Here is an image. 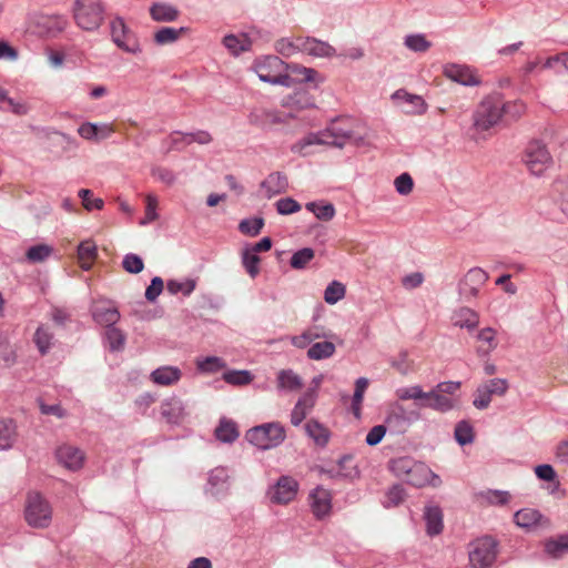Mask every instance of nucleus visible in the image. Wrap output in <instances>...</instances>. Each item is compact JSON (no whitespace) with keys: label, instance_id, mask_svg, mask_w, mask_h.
Returning <instances> with one entry per match:
<instances>
[{"label":"nucleus","instance_id":"obj_1","mask_svg":"<svg viewBox=\"0 0 568 568\" xmlns=\"http://www.w3.org/2000/svg\"><path fill=\"white\" fill-rule=\"evenodd\" d=\"M460 386L459 382H443L425 392L422 386L412 385L397 388L395 395L398 400H414L418 408H430L445 413L457 405V393Z\"/></svg>","mask_w":568,"mask_h":568},{"label":"nucleus","instance_id":"obj_2","mask_svg":"<svg viewBox=\"0 0 568 568\" xmlns=\"http://www.w3.org/2000/svg\"><path fill=\"white\" fill-rule=\"evenodd\" d=\"M501 95L498 93L485 97L473 112L470 126L471 139L476 142L493 136L503 123Z\"/></svg>","mask_w":568,"mask_h":568},{"label":"nucleus","instance_id":"obj_3","mask_svg":"<svg viewBox=\"0 0 568 568\" xmlns=\"http://www.w3.org/2000/svg\"><path fill=\"white\" fill-rule=\"evenodd\" d=\"M352 121L346 118H339L321 132L310 133L300 140L293 150L303 153L306 146L313 144H323L332 146H343L353 139Z\"/></svg>","mask_w":568,"mask_h":568},{"label":"nucleus","instance_id":"obj_4","mask_svg":"<svg viewBox=\"0 0 568 568\" xmlns=\"http://www.w3.org/2000/svg\"><path fill=\"white\" fill-rule=\"evenodd\" d=\"M105 4L102 0H74L72 17L84 31H95L104 21Z\"/></svg>","mask_w":568,"mask_h":568},{"label":"nucleus","instance_id":"obj_5","mask_svg":"<svg viewBox=\"0 0 568 568\" xmlns=\"http://www.w3.org/2000/svg\"><path fill=\"white\" fill-rule=\"evenodd\" d=\"M521 162L531 175L541 176L552 166L554 159L542 141L531 140L523 151Z\"/></svg>","mask_w":568,"mask_h":568},{"label":"nucleus","instance_id":"obj_6","mask_svg":"<svg viewBox=\"0 0 568 568\" xmlns=\"http://www.w3.org/2000/svg\"><path fill=\"white\" fill-rule=\"evenodd\" d=\"M245 437L251 444L265 450L281 445L286 432L281 423L272 422L248 429Z\"/></svg>","mask_w":568,"mask_h":568},{"label":"nucleus","instance_id":"obj_7","mask_svg":"<svg viewBox=\"0 0 568 568\" xmlns=\"http://www.w3.org/2000/svg\"><path fill=\"white\" fill-rule=\"evenodd\" d=\"M253 69L262 81L272 84L290 85L288 65L276 55H266L255 60Z\"/></svg>","mask_w":568,"mask_h":568},{"label":"nucleus","instance_id":"obj_8","mask_svg":"<svg viewBox=\"0 0 568 568\" xmlns=\"http://www.w3.org/2000/svg\"><path fill=\"white\" fill-rule=\"evenodd\" d=\"M24 519L33 528H47L52 520V507L40 493H29L24 506Z\"/></svg>","mask_w":568,"mask_h":568},{"label":"nucleus","instance_id":"obj_9","mask_svg":"<svg viewBox=\"0 0 568 568\" xmlns=\"http://www.w3.org/2000/svg\"><path fill=\"white\" fill-rule=\"evenodd\" d=\"M498 541L491 536H483L469 546V561L474 568H488L497 558Z\"/></svg>","mask_w":568,"mask_h":568},{"label":"nucleus","instance_id":"obj_10","mask_svg":"<svg viewBox=\"0 0 568 568\" xmlns=\"http://www.w3.org/2000/svg\"><path fill=\"white\" fill-rule=\"evenodd\" d=\"M110 28L112 40L118 48L132 54L141 52L136 36L126 27L123 19L114 18L110 23Z\"/></svg>","mask_w":568,"mask_h":568},{"label":"nucleus","instance_id":"obj_11","mask_svg":"<svg viewBox=\"0 0 568 568\" xmlns=\"http://www.w3.org/2000/svg\"><path fill=\"white\" fill-rule=\"evenodd\" d=\"M298 483L290 476H281L274 485L267 489V497L276 505H287L293 501L298 491Z\"/></svg>","mask_w":568,"mask_h":568},{"label":"nucleus","instance_id":"obj_12","mask_svg":"<svg viewBox=\"0 0 568 568\" xmlns=\"http://www.w3.org/2000/svg\"><path fill=\"white\" fill-rule=\"evenodd\" d=\"M321 378H314L312 386L298 398L292 413L291 423L298 426L305 417L312 412L317 400V390L321 385Z\"/></svg>","mask_w":568,"mask_h":568},{"label":"nucleus","instance_id":"obj_13","mask_svg":"<svg viewBox=\"0 0 568 568\" xmlns=\"http://www.w3.org/2000/svg\"><path fill=\"white\" fill-rule=\"evenodd\" d=\"M90 311L93 321L104 328L116 324L121 317L115 302L111 300H94Z\"/></svg>","mask_w":568,"mask_h":568},{"label":"nucleus","instance_id":"obj_14","mask_svg":"<svg viewBox=\"0 0 568 568\" xmlns=\"http://www.w3.org/2000/svg\"><path fill=\"white\" fill-rule=\"evenodd\" d=\"M508 389L506 379L495 378L481 384L475 392L474 406L478 409L488 407L494 396H503Z\"/></svg>","mask_w":568,"mask_h":568},{"label":"nucleus","instance_id":"obj_15","mask_svg":"<svg viewBox=\"0 0 568 568\" xmlns=\"http://www.w3.org/2000/svg\"><path fill=\"white\" fill-rule=\"evenodd\" d=\"M57 462L71 471L80 470L85 463L84 452L71 444H62L55 449Z\"/></svg>","mask_w":568,"mask_h":568},{"label":"nucleus","instance_id":"obj_16","mask_svg":"<svg viewBox=\"0 0 568 568\" xmlns=\"http://www.w3.org/2000/svg\"><path fill=\"white\" fill-rule=\"evenodd\" d=\"M392 101L397 105H407L405 112L407 114L422 115L427 111V103L417 94L409 93L405 89H398L392 97Z\"/></svg>","mask_w":568,"mask_h":568},{"label":"nucleus","instance_id":"obj_17","mask_svg":"<svg viewBox=\"0 0 568 568\" xmlns=\"http://www.w3.org/2000/svg\"><path fill=\"white\" fill-rule=\"evenodd\" d=\"M308 503L313 515L317 519L329 516L332 511V495L327 489L316 487L310 493Z\"/></svg>","mask_w":568,"mask_h":568},{"label":"nucleus","instance_id":"obj_18","mask_svg":"<svg viewBox=\"0 0 568 568\" xmlns=\"http://www.w3.org/2000/svg\"><path fill=\"white\" fill-rule=\"evenodd\" d=\"M488 277V274L480 267L470 268L459 283L460 293L467 296H477Z\"/></svg>","mask_w":568,"mask_h":568},{"label":"nucleus","instance_id":"obj_19","mask_svg":"<svg viewBox=\"0 0 568 568\" xmlns=\"http://www.w3.org/2000/svg\"><path fill=\"white\" fill-rule=\"evenodd\" d=\"M444 74L448 79L464 85H476L480 83V79L475 70L465 64H446L444 68Z\"/></svg>","mask_w":568,"mask_h":568},{"label":"nucleus","instance_id":"obj_20","mask_svg":"<svg viewBox=\"0 0 568 568\" xmlns=\"http://www.w3.org/2000/svg\"><path fill=\"white\" fill-rule=\"evenodd\" d=\"M297 49L302 52H306L310 55L320 58H332L336 55L334 47L327 42L317 40L315 38H297Z\"/></svg>","mask_w":568,"mask_h":568},{"label":"nucleus","instance_id":"obj_21","mask_svg":"<svg viewBox=\"0 0 568 568\" xmlns=\"http://www.w3.org/2000/svg\"><path fill=\"white\" fill-rule=\"evenodd\" d=\"M404 480L414 487H424L426 485L438 486L440 484L434 481H439V477L435 475L428 466L420 462L415 464Z\"/></svg>","mask_w":568,"mask_h":568},{"label":"nucleus","instance_id":"obj_22","mask_svg":"<svg viewBox=\"0 0 568 568\" xmlns=\"http://www.w3.org/2000/svg\"><path fill=\"white\" fill-rule=\"evenodd\" d=\"M287 178L281 172H273L262 181L260 192L263 196L271 199L277 194L284 193L287 189Z\"/></svg>","mask_w":568,"mask_h":568},{"label":"nucleus","instance_id":"obj_23","mask_svg":"<svg viewBox=\"0 0 568 568\" xmlns=\"http://www.w3.org/2000/svg\"><path fill=\"white\" fill-rule=\"evenodd\" d=\"M185 408L181 399L171 397L161 404V416L169 424H180L185 418Z\"/></svg>","mask_w":568,"mask_h":568},{"label":"nucleus","instance_id":"obj_24","mask_svg":"<svg viewBox=\"0 0 568 568\" xmlns=\"http://www.w3.org/2000/svg\"><path fill=\"white\" fill-rule=\"evenodd\" d=\"M68 23V19L64 16L53 14L41 17L38 26L44 36L54 38L67 28Z\"/></svg>","mask_w":568,"mask_h":568},{"label":"nucleus","instance_id":"obj_25","mask_svg":"<svg viewBox=\"0 0 568 568\" xmlns=\"http://www.w3.org/2000/svg\"><path fill=\"white\" fill-rule=\"evenodd\" d=\"M419 414L415 412H407L404 406L399 403L393 404L385 417V423L389 427H399L404 423H409L413 419H418Z\"/></svg>","mask_w":568,"mask_h":568},{"label":"nucleus","instance_id":"obj_26","mask_svg":"<svg viewBox=\"0 0 568 568\" xmlns=\"http://www.w3.org/2000/svg\"><path fill=\"white\" fill-rule=\"evenodd\" d=\"M182 377V372L175 366H162L151 373V381L161 386L176 384Z\"/></svg>","mask_w":568,"mask_h":568},{"label":"nucleus","instance_id":"obj_27","mask_svg":"<svg viewBox=\"0 0 568 568\" xmlns=\"http://www.w3.org/2000/svg\"><path fill=\"white\" fill-rule=\"evenodd\" d=\"M149 11L155 22H173L180 17V11L174 6L165 2L152 3Z\"/></svg>","mask_w":568,"mask_h":568},{"label":"nucleus","instance_id":"obj_28","mask_svg":"<svg viewBox=\"0 0 568 568\" xmlns=\"http://www.w3.org/2000/svg\"><path fill=\"white\" fill-rule=\"evenodd\" d=\"M104 346L111 352H119L124 348L126 335L118 326L111 325L104 328L102 334Z\"/></svg>","mask_w":568,"mask_h":568},{"label":"nucleus","instance_id":"obj_29","mask_svg":"<svg viewBox=\"0 0 568 568\" xmlns=\"http://www.w3.org/2000/svg\"><path fill=\"white\" fill-rule=\"evenodd\" d=\"M424 519L429 536L439 535L443 530V511L437 505H428L425 507Z\"/></svg>","mask_w":568,"mask_h":568},{"label":"nucleus","instance_id":"obj_30","mask_svg":"<svg viewBox=\"0 0 568 568\" xmlns=\"http://www.w3.org/2000/svg\"><path fill=\"white\" fill-rule=\"evenodd\" d=\"M98 257V247L93 241L87 240L78 246V263L84 271H89Z\"/></svg>","mask_w":568,"mask_h":568},{"label":"nucleus","instance_id":"obj_31","mask_svg":"<svg viewBox=\"0 0 568 568\" xmlns=\"http://www.w3.org/2000/svg\"><path fill=\"white\" fill-rule=\"evenodd\" d=\"M305 432L320 447H325L331 437L329 429L316 419H310L305 424Z\"/></svg>","mask_w":568,"mask_h":568},{"label":"nucleus","instance_id":"obj_32","mask_svg":"<svg viewBox=\"0 0 568 568\" xmlns=\"http://www.w3.org/2000/svg\"><path fill=\"white\" fill-rule=\"evenodd\" d=\"M189 32V28L182 27L179 29L171 27L160 28L153 36V41L158 45L171 44L179 41L183 36Z\"/></svg>","mask_w":568,"mask_h":568},{"label":"nucleus","instance_id":"obj_33","mask_svg":"<svg viewBox=\"0 0 568 568\" xmlns=\"http://www.w3.org/2000/svg\"><path fill=\"white\" fill-rule=\"evenodd\" d=\"M325 333L318 326L310 327L303 331L300 335H294L290 337L291 344L297 348H305L316 339L325 337Z\"/></svg>","mask_w":568,"mask_h":568},{"label":"nucleus","instance_id":"obj_34","mask_svg":"<svg viewBox=\"0 0 568 568\" xmlns=\"http://www.w3.org/2000/svg\"><path fill=\"white\" fill-rule=\"evenodd\" d=\"M515 523L526 529H532L540 525L541 514L532 508H524L514 515Z\"/></svg>","mask_w":568,"mask_h":568},{"label":"nucleus","instance_id":"obj_35","mask_svg":"<svg viewBox=\"0 0 568 568\" xmlns=\"http://www.w3.org/2000/svg\"><path fill=\"white\" fill-rule=\"evenodd\" d=\"M214 434L223 443H233L240 435L236 423L225 417L221 418Z\"/></svg>","mask_w":568,"mask_h":568},{"label":"nucleus","instance_id":"obj_36","mask_svg":"<svg viewBox=\"0 0 568 568\" xmlns=\"http://www.w3.org/2000/svg\"><path fill=\"white\" fill-rule=\"evenodd\" d=\"M276 382L278 389L286 392L298 390L303 386L301 377L292 369H283L278 372Z\"/></svg>","mask_w":568,"mask_h":568},{"label":"nucleus","instance_id":"obj_37","mask_svg":"<svg viewBox=\"0 0 568 568\" xmlns=\"http://www.w3.org/2000/svg\"><path fill=\"white\" fill-rule=\"evenodd\" d=\"M223 44L233 54H240L241 52L248 51L252 45V41L246 33L241 34H229L223 39Z\"/></svg>","mask_w":568,"mask_h":568},{"label":"nucleus","instance_id":"obj_38","mask_svg":"<svg viewBox=\"0 0 568 568\" xmlns=\"http://www.w3.org/2000/svg\"><path fill=\"white\" fill-rule=\"evenodd\" d=\"M545 551L554 558L568 554V534H562L545 541Z\"/></svg>","mask_w":568,"mask_h":568},{"label":"nucleus","instance_id":"obj_39","mask_svg":"<svg viewBox=\"0 0 568 568\" xmlns=\"http://www.w3.org/2000/svg\"><path fill=\"white\" fill-rule=\"evenodd\" d=\"M541 69L551 70L555 73L568 72V51L545 58V61H541Z\"/></svg>","mask_w":568,"mask_h":568},{"label":"nucleus","instance_id":"obj_40","mask_svg":"<svg viewBox=\"0 0 568 568\" xmlns=\"http://www.w3.org/2000/svg\"><path fill=\"white\" fill-rule=\"evenodd\" d=\"M503 106V123L518 120L525 112L526 105L523 101H505L501 98Z\"/></svg>","mask_w":568,"mask_h":568},{"label":"nucleus","instance_id":"obj_41","mask_svg":"<svg viewBox=\"0 0 568 568\" xmlns=\"http://www.w3.org/2000/svg\"><path fill=\"white\" fill-rule=\"evenodd\" d=\"M335 349V345L332 342H316L310 346L307 357L314 361L329 358L334 355Z\"/></svg>","mask_w":568,"mask_h":568},{"label":"nucleus","instance_id":"obj_42","mask_svg":"<svg viewBox=\"0 0 568 568\" xmlns=\"http://www.w3.org/2000/svg\"><path fill=\"white\" fill-rule=\"evenodd\" d=\"M52 341L53 333L50 332L49 327L40 325L33 335V342L41 355H45L49 352Z\"/></svg>","mask_w":568,"mask_h":568},{"label":"nucleus","instance_id":"obj_43","mask_svg":"<svg viewBox=\"0 0 568 568\" xmlns=\"http://www.w3.org/2000/svg\"><path fill=\"white\" fill-rule=\"evenodd\" d=\"M368 379L365 377L358 378L355 383V390L352 399L351 410L357 418L361 416L364 394L368 387Z\"/></svg>","mask_w":568,"mask_h":568},{"label":"nucleus","instance_id":"obj_44","mask_svg":"<svg viewBox=\"0 0 568 568\" xmlns=\"http://www.w3.org/2000/svg\"><path fill=\"white\" fill-rule=\"evenodd\" d=\"M305 207L322 221H331L335 215L334 205L324 201L310 202L305 205Z\"/></svg>","mask_w":568,"mask_h":568},{"label":"nucleus","instance_id":"obj_45","mask_svg":"<svg viewBox=\"0 0 568 568\" xmlns=\"http://www.w3.org/2000/svg\"><path fill=\"white\" fill-rule=\"evenodd\" d=\"M479 323L478 314L468 307H462L455 313V324L469 329L476 327Z\"/></svg>","mask_w":568,"mask_h":568},{"label":"nucleus","instance_id":"obj_46","mask_svg":"<svg viewBox=\"0 0 568 568\" xmlns=\"http://www.w3.org/2000/svg\"><path fill=\"white\" fill-rule=\"evenodd\" d=\"M229 471L224 467L214 468L209 475V485L211 486L212 494H217L223 490L227 484Z\"/></svg>","mask_w":568,"mask_h":568},{"label":"nucleus","instance_id":"obj_47","mask_svg":"<svg viewBox=\"0 0 568 568\" xmlns=\"http://www.w3.org/2000/svg\"><path fill=\"white\" fill-rule=\"evenodd\" d=\"M260 262H261V258L256 253L252 252L247 247H245L242 251V264H243L245 271L247 272V274L252 278H255L260 274V267H258Z\"/></svg>","mask_w":568,"mask_h":568},{"label":"nucleus","instance_id":"obj_48","mask_svg":"<svg viewBox=\"0 0 568 568\" xmlns=\"http://www.w3.org/2000/svg\"><path fill=\"white\" fill-rule=\"evenodd\" d=\"M16 438V430L12 420L0 419V449H8Z\"/></svg>","mask_w":568,"mask_h":568},{"label":"nucleus","instance_id":"obj_49","mask_svg":"<svg viewBox=\"0 0 568 568\" xmlns=\"http://www.w3.org/2000/svg\"><path fill=\"white\" fill-rule=\"evenodd\" d=\"M226 366L225 362L217 356H207L196 361V367L203 373H216Z\"/></svg>","mask_w":568,"mask_h":568},{"label":"nucleus","instance_id":"obj_50","mask_svg":"<svg viewBox=\"0 0 568 568\" xmlns=\"http://www.w3.org/2000/svg\"><path fill=\"white\" fill-rule=\"evenodd\" d=\"M416 463V460L408 456L398 457L390 460V469L396 476L405 479Z\"/></svg>","mask_w":568,"mask_h":568},{"label":"nucleus","instance_id":"obj_51","mask_svg":"<svg viewBox=\"0 0 568 568\" xmlns=\"http://www.w3.org/2000/svg\"><path fill=\"white\" fill-rule=\"evenodd\" d=\"M144 203H145L144 216L139 222L141 225L150 224L159 217L158 212H156L158 206H159L158 197L153 194H146L144 197Z\"/></svg>","mask_w":568,"mask_h":568},{"label":"nucleus","instance_id":"obj_52","mask_svg":"<svg viewBox=\"0 0 568 568\" xmlns=\"http://www.w3.org/2000/svg\"><path fill=\"white\" fill-rule=\"evenodd\" d=\"M314 250L304 247L295 252L291 257V266L295 270H303L314 258Z\"/></svg>","mask_w":568,"mask_h":568},{"label":"nucleus","instance_id":"obj_53","mask_svg":"<svg viewBox=\"0 0 568 568\" xmlns=\"http://www.w3.org/2000/svg\"><path fill=\"white\" fill-rule=\"evenodd\" d=\"M346 287L337 281H333L324 292V300L328 304H335L345 296Z\"/></svg>","mask_w":568,"mask_h":568},{"label":"nucleus","instance_id":"obj_54","mask_svg":"<svg viewBox=\"0 0 568 568\" xmlns=\"http://www.w3.org/2000/svg\"><path fill=\"white\" fill-rule=\"evenodd\" d=\"M477 338L479 342L486 344L487 346H479L478 352H483L484 354H488L493 349L496 348V332L490 327L483 328L479 331Z\"/></svg>","mask_w":568,"mask_h":568},{"label":"nucleus","instance_id":"obj_55","mask_svg":"<svg viewBox=\"0 0 568 568\" xmlns=\"http://www.w3.org/2000/svg\"><path fill=\"white\" fill-rule=\"evenodd\" d=\"M187 134L180 131L172 132L168 138L163 140V145L166 148L165 153L172 150H179L185 145H189Z\"/></svg>","mask_w":568,"mask_h":568},{"label":"nucleus","instance_id":"obj_56","mask_svg":"<svg viewBox=\"0 0 568 568\" xmlns=\"http://www.w3.org/2000/svg\"><path fill=\"white\" fill-rule=\"evenodd\" d=\"M52 247L45 244L33 245L27 251V260L31 263L42 262L52 254Z\"/></svg>","mask_w":568,"mask_h":568},{"label":"nucleus","instance_id":"obj_57","mask_svg":"<svg viewBox=\"0 0 568 568\" xmlns=\"http://www.w3.org/2000/svg\"><path fill=\"white\" fill-rule=\"evenodd\" d=\"M166 288L172 294L182 293L183 295H190L195 288V281L185 280L183 282L176 280H170L166 283Z\"/></svg>","mask_w":568,"mask_h":568},{"label":"nucleus","instance_id":"obj_58","mask_svg":"<svg viewBox=\"0 0 568 568\" xmlns=\"http://www.w3.org/2000/svg\"><path fill=\"white\" fill-rule=\"evenodd\" d=\"M455 438L460 445H466L474 439V429L471 425L465 420L459 422L455 427Z\"/></svg>","mask_w":568,"mask_h":568},{"label":"nucleus","instance_id":"obj_59","mask_svg":"<svg viewBox=\"0 0 568 568\" xmlns=\"http://www.w3.org/2000/svg\"><path fill=\"white\" fill-rule=\"evenodd\" d=\"M405 499V490L400 485H394L385 495V499L383 501L384 506L396 507Z\"/></svg>","mask_w":568,"mask_h":568},{"label":"nucleus","instance_id":"obj_60","mask_svg":"<svg viewBox=\"0 0 568 568\" xmlns=\"http://www.w3.org/2000/svg\"><path fill=\"white\" fill-rule=\"evenodd\" d=\"M226 383L232 385H247L252 382L253 377L247 371H230L223 375Z\"/></svg>","mask_w":568,"mask_h":568},{"label":"nucleus","instance_id":"obj_61","mask_svg":"<svg viewBox=\"0 0 568 568\" xmlns=\"http://www.w3.org/2000/svg\"><path fill=\"white\" fill-rule=\"evenodd\" d=\"M79 197L82 200V204L85 210H101L103 207V200L94 197L91 190L81 189L79 191Z\"/></svg>","mask_w":568,"mask_h":568},{"label":"nucleus","instance_id":"obj_62","mask_svg":"<svg viewBox=\"0 0 568 568\" xmlns=\"http://www.w3.org/2000/svg\"><path fill=\"white\" fill-rule=\"evenodd\" d=\"M405 45L415 52H425L430 48V42L423 34H413L405 38Z\"/></svg>","mask_w":568,"mask_h":568},{"label":"nucleus","instance_id":"obj_63","mask_svg":"<svg viewBox=\"0 0 568 568\" xmlns=\"http://www.w3.org/2000/svg\"><path fill=\"white\" fill-rule=\"evenodd\" d=\"M122 267L128 273L138 274L143 270L144 263L139 255L129 253L123 257Z\"/></svg>","mask_w":568,"mask_h":568},{"label":"nucleus","instance_id":"obj_64","mask_svg":"<svg viewBox=\"0 0 568 568\" xmlns=\"http://www.w3.org/2000/svg\"><path fill=\"white\" fill-rule=\"evenodd\" d=\"M263 224L261 217L247 219L240 223L239 230L245 235L255 236L261 232Z\"/></svg>","mask_w":568,"mask_h":568}]
</instances>
